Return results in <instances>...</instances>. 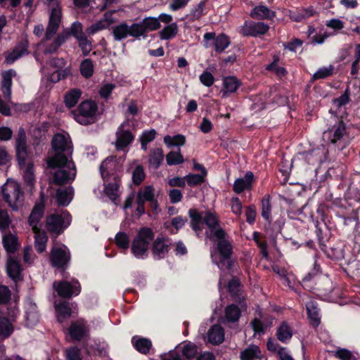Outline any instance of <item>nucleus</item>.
Wrapping results in <instances>:
<instances>
[{"instance_id":"obj_1","label":"nucleus","mask_w":360,"mask_h":360,"mask_svg":"<svg viewBox=\"0 0 360 360\" xmlns=\"http://www.w3.org/2000/svg\"><path fill=\"white\" fill-rule=\"evenodd\" d=\"M189 215L192 229L195 232L201 231L203 225L206 224L209 229V231L206 232L207 236L218 240L217 250L211 252L213 262L221 270L229 269L233 263L231 258V246L224 238L225 232L219 227V219L216 214L210 211L200 213L195 210H190Z\"/></svg>"},{"instance_id":"obj_2","label":"nucleus","mask_w":360,"mask_h":360,"mask_svg":"<svg viewBox=\"0 0 360 360\" xmlns=\"http://www.w3.org/2000/svg\"><path fill=\"white\" fill-rule=\"evenodd\" d=\"M52 150L47 158L48 167L57 169L54 181L58 184H67L76 176V168L72 160V145L68 134H56L51 142Z\"/></svg>"},{"instance_id":"obj_3","label":"nucleus","mask_w":360,"mask_h":360,"mask_svg":"<svg viewBox=\"0 0 360 360\" xmlns=\"http://www.w3.org/2000/svg\"><path fill=\"white\" fill-rule=\"evenodd\" d=\"M330 118L327 130L323 132V139L333 144H345L349 141L348 129L342 119L333 114L330 110Z\"/></svg>"},{"instance_id":"obj_4","label":"nucleus","mask_w":360,"mask_h":360,"mask_svg":"<svg viewBox=\"0 0 360 360\" xmlns=\"http://www.w3.org/2000/svg\"><path fill=\"white\" fill-rule=\"evenodd\" d=\"M1 193L4 201L13 210H18L22 207L24 201V193L17 181L8 179L2 186Z\"/></svg>"},{"instance_id":"obj_5","label":"nucleus","mask_w":360,"mask_h":360,"mask_svg":"<svg viewBox=\"0 0 360 360\" xmlns=\"http://www.w3.org/2000/svg\"><path fill=\"white\" fill-rule=\"evenodd\" d=\"M153 239V233L150 229H141L134 238L131 244V252L138 259H144L148 256V249Z\"/></svg>"},{"instance_id":"obj_6","label":"nucleus","mask_w":360,"mask_h":360,"mask_svg":"<svg viewBox=\"0 0 360 360\" xmlns=\"http://www.w3.org/2000/svg\"><path fill=\"white\" fill-rule=\"evenodd\" d=\"M60 24V22L58 23L56 30L51 33H49V23L48 24L45 33V37L39 44V49L46 54L56 52L58 49L66 41L69 36V33L68 32H64L59 34L54 39L51 40L52 37L58 30Z\"/></svg>"},{"instance_id":"obj_7","label":"nucleus","mask_w":360,"mask_h":360,"mask_svg":"<svg viewBox=\"0 0 360 360\" xmlns=\"http://www.w3.org/2000/svg\"><path fill=\"white\" fill-rule=\"evenodd\" d=\"M71 217L66 211H61L46 217V229L56 235L61 233L70 224Z\"/></svg>"},{"instance_id":"obj_8","label":"nucleus","mask_w":360,"mask_h":360,"mask_svg":"<svg viewBox=\"0 0 360 360\" xmlns=\"http://www.w3.org/2000/svg\"><path fill=\"white\" fill-rule=\"evenodd\" d=\"M50 65V70L48 68H43L42 71L47 79L53 83L58 82L70 74V70L65 68V61L63 58L53 59Z\"/></svg>"},{"instance_id":"obj_9","label":"nucleus","mask_w":360,"mask_h":360,"mask_svg":"<svg viewBox=\"0 0 360 360\" xmlns=\"http://www.w3.org/2000/svg\"><path fill=\"white\" fill-rule=\"evenodd\" d=\"M96 110L97 105L94 101H83L74 114L75 120L83 125L91 124L94 121Z\"/></svg>"},{"instance_id":"obj_10","label":"nucleus","mask_w":360,"mask_h":360,"mask_svg":"<svg viewBox=\"0 0 360 360\" xmlns=\"http://www.w3.org/2000/svg\"><path fill=\"white\" fill-rule=\"evenodd\" d=\"M53 288L58 294L63 297H70L72 295H77L80 292V285L75 279H72L70 282L67 281L54 282Z\"/></svg>"},{"instance_id":"obj_11","label":"nucleus","mask_w":360,"mask_h":360,"mask_svg":"<svg viewBox=\"0 0 360 360\" xmlns=\"http://www.w3.org/2000/svg\"><path fill=\"white\" fill-rule=\"evenodd\" d=\"M70 260L68 249L64 245L55 244L51 250V262L53 266L63 267Z\"/></svg>"},{"instance_id":"obj_12","label":"nucleus","mask_w":360,"mask_h":360,"mask_svg":"<svg viewBox=\"0 0 360 360\" xmlns=\"http://www.w3.org/2000/svg\"><path fill=\"white\" fill-rule=\"evenodd\" d=\"M269 30L267 24L262 22L245 21L240 27L239 32L243 36L257 37L265 34Z\"/></svg>"},{"instance_id":"obj_13","label":"nucleus","mask_w":360,"mask_h":360,"mask_svg":"<svg viewBox=\"0 0 360 360\" xmlns=\"http://www.w3.org/2000/svg\"><path fill=\"white\" fill-rule=\"evenodd\" d=\"M15 150L18 164L22 166L28 157L26 134L22 127L18 129L15 139Z\"/></svg>"},{"instance_id":"obj_14","label":"nucleus","mask_w":360,"mask_h":360,"mask_svg":"<svg viewBox=\"0 0 360 360\" xmlns=\"http://www.w3.org/2000/svg\"><path fill=\"white\" fill-rule=\"evenodd\" d=\"M121 163L117 162L114 157L107 158L100 166V172L105 182L110 179V176H118L117 172L120 169Z\"/></svg>"},{"instance_id":"obj_15","label":"nucleus","mask_w":360,"mask_h":360,"mask_svg":"<svg viewBox=\"0 0 360 360\" xmlns=\"http://www.w3.org/2000/svg\"><path fill=\"white\" fill-rule=\"evenodd\" d=\"M49 7V33L53 32L58 22H61L62 11L60 0H46Z\"/></svg>"},{"instance_id":"obj_16","label":"nucleus","mask_w":360,"mask_h":360,"mask_svg":"<svg viewBox=\"0 0 360 360\" xmlns=\"http://www.w3.org/2000/svg\"><path fill=\"white\" fill-rule=\"evenodd\" d=\"M160 26L159 20L157 18L148 17L142 21L134 23V34L139 35V38L141 36L145 37L148 32L158 30Z\"/></svg>"},{"instance_id":"obj_17","label":"nucleus","mask_w":360,"mask_h":360,"mask_svg":"<svg viewBox=\"0 0 360 360\" xmlns=\"http://www.w3.org/2000/svg\"><path fill=\"white\" fill-rule=\"evenodd\" d=\"M204 40L205 41V46L209 47L211 46L210 41H213V45L216 51L222 52L229 45L230 41L229 37L225 34H219L215 37L214 32H207L204 34Z\"/></svg>"},{"instance_id":"obj_18","label":"nucleus","mask_w":360,"mask_h":360,"mask_svg":"<svg viewBox=\"0 0 360 360\" xmlns=\"http://www.w3.org/2000/svg\"><path fill=\"white\" fill-rule=\"evenodd\" d=\"M115 13V11H111L105 13L101 20L89 26L86 30V32L91 35L108 28L117 20L116 18L112 17V15Z\"/></svg>"},{"instance_id":"obj_19","label":"nucleus","mask_w":360,"mask_h":360,"mask_svg":"<svg viewBox=\"0 0 360 360\" xmlns=\"http://www.w3.org/2000/svg\"><path fill=\"white\" fill-rule=\"evenodd\" d=\"M124 124H122L116 132L115 147L117 150H124L134 140V135L124 129Z\"/></svg>"},{"instance_id":"obj_20","label":"nucleus","mask_w":360,"mask_h":360,"mask_svg":"<svg viewBox=\"0 0 360 360\" xmlns=\"http://www.w3.org/2000/svg\"><path fill=\"white\" fill-rule=\"evenodd\" d=\"M134 31V24L129 25L126 22H122L112 29V35L116 41H121L128 36H131L134 38H139L138 34Z\"/></svg>"},{"instance_id":"obj_21","label":"nucleus","mask_w":360,"mask_h":360,"mask_svg":"<svg viewBox=\"0 0 360 360\" xmlns=\"http://www.w3.org/2000/svg\"><path fill=\"white\" fill-rule=\"evenodd\" d=\"M25 321L27 327H33L39 322V314L34 302L28 298L25 301Z\"/></svg>"},{"instance_id":"obj_22","label":"nucleus","mask_w":360,"mask_h":360,"mask_svg":"<svg viewBox=\"0 0 360 360\" xmlns=\"http://www.w3.org/2000/svg\"><path fill=\"white\" fill-rule=\"evenodd\" d=\"M16 76V72L9 70L2 73V92L9 101L11 98L12 79Z\"/></svg>"},{"instance_id":"obj_23","label":"nucleus","mask_w":360,"mask_h":360,"mask_svg":"<svg viewBox=\"0 0 360 360\" xmlns=\"http://www.w3.org/2000/svg\"><path fill=\"white\" fill-rule=\"evenodd\" d=\"M4 248L8 253H14L20 247V243L15 233H5L2 237Z\"/></svg>"},{"instance_id":"obj_24","label":"nucleus","mask_w":360,"mask_h":360,"mask_svg":"<svg viewBox=\"0 0 360 360\" xmlns=\"http://www.w3.org/2000/svg\"><path fill=\"white\" fill-rule=\"evenodd\" d=\"M43 213L44 206L42 204L39 203L33 208L29 219V224L32 226L33 231L41 229V224L40 223V220L42 218Z\"/></svg>"},{"instance_id":"obj_25","label":"nucleus","mask_w":360,"mask_h":360,"mask_svg":"<svg viewBox=\"0 0 360 360\" xmlns=\"http://www.w3.org/2000/svg\"><path fill=\"white\" fill-rule=\"evenodd\" d=\"M250 15L257 20L272 19L275 17V12L271 11L264 5L255 6L250 12Z\"/></svg>"},{"instance_id":"obj_26","label":"nucleus","mask_w":360,"mask_h":360,"mask_svg":"<svg viewBox=\"0 0 360 360\" xmlns=\"http://www.w3.org/2000/svg\"><path fill=\"white\" fill-rule=\"evenodd\" d=\"M224 340V331L219 325H214L207 332V341L212 345H219Z\"/></svg>"},{"instance_id":"obj_27","label":"nucleus","mask_w":360,"mask_h":360,"mask_svg":"<svg viewBox=\"0 0 360 360\" xmlns=\"http://www.w3.org/2000/svg\"><path fill=\"white\" fill-rule=\"evenodd\" d=\"M7 273L15 282L21 279V267L19 262L9 257L6 264Z\"/></svg>"},{"instance_id":"obj_28","label":"nucleus","mask_w":360,"mask_h":360,"mask_svg":"<svg viewBox=\"0 0 360 360\" xmlns=\"http://www.w3.org/2000/svg\"><path fill=\"white\" fill-rule=\"evenodd\" d=\"M169 241L164 238H158L153 245V253L158 258H162L168 252Z\"/></svg>"},{"instance_id":"obj_29","label":"nucleus","mask_w":360,"mask_h":360,"mask_svg":"<svg viewBox=\"0 0 360 360\" xmlns=\"http://www.w3.org/2000/svg\"><path fill=\"white\" fill-rule=\"evenodd\" d=\"M13 323L5 316L4 311L0 310V336L3 338H7L13 333Z\"/></svg>"},{"instance_id":"obj_30","label":"nucleus","mask_w":360,"mask_h":360,"mask_svg":"<svg viewBox=\"0 0 360 360\" xmlns=\"http://www.w3.org/2000/svg\"><path fill=\"white\" fill-rule=\"evenodd\" d=\"M253 177V173L248 172L245 175V178L237 179L233 184V191L237 193H240L244 190L250 188Z\"/></svg>"},{"instance_id":"obj_31","label":"nucleus","mask_w":360,"mask_h":360,"mask_svg":"<svg viewBox=\"0 0 360 360\" xmlns=\"http://www.w3.org/2000/svg\"><path fill=\"white\" fill-rule=\"evenodd\" d=\"M240 86V82L236 77L229 76L223 79V97L234 93Z\"/></svg>"},{"instance_id":"obj_32","label":"nucleus","mask_w":360,"mask_h":360,"mask_svg":"<svg viewBox=\"0 0 360 360\" xmlns=\"http://www.w3.org/2000/svg\"><path fill=\"white\" fill-rule=\"evenodd\" d=\"M88 330L83 322L73 323L70 328V334L72 338L79 340L87 335Z\"/></svg>"},{"instance_id":"obj_33","label":"nucleus","mask_w":360,"mask_h":360,"mask_svg":"<svg viewBox=\"0 0 360 360\" xmlns=\"http://www.w3.org/2000/svg\"><path fill=\"white\" fill-rule=\"evenodd\" d=\"M73 189L72 187L59 188L56 193V199L60 205L67 206L72 200Z\"/></svg>"},{"instance_id":"obj_34","label":"nucleus","mask_w":360,"mask_h":360,"mask_svg":"<svg viewBox=\"0 0 360 360\" xmlns=\"http://www.w3.org/2000/svg\"><path fill=\"white\" fill-rule=\"evenodd\" d=\"M289 16L290 19L295 22H300L314 15L315 11L310 7L308 8H302L296 11H290Z\"/></svg>"},{"instance_id":"obj_35","label":"nucleus","mask_w":360,"mask_h":360,"mask_svg":"<svg viewBox=\"0 0 360 360\" xmlns=\"http://www.w3.org/2000/svg\"><path fill=\"white\" fill-rule=\"evenodd\" d=\"M262 358L261 351L258 346L250 345L240 353L242 360H255Z\"/></svg>"},{"instance_id":"obj_36","label":"nucleus","mask_w":360,"mask_h":360,"mask_svg":"<svg viewBox=\"0 0 360 360\" xmlns=\"http://www.w3.org/2000/svg\"><path fill=\"white\" fill-rule=\"evenodd\" d=\"M34 233V245L38 252H43L46 250L47 243V236L45 231L41 229L37 231H33Z\"/></svg>"},{"instance_id":"obj_37","label":"nucleus","mask_w":360,"mask_h":360,"mask_svg":"<svg viewBox=\"0 0 360 360\" xmlns=\"http://www.w3.org/2000/svg\"><path fill=\"white\" fill-rule=\"evenodd\" d=\"M57 319L60 322L63 321L65 319L71 316V309L69 304L66 302L56 304L55 305Z\"/></svg>"},{"instance_id":"obj_38","label":"nucleus","mask_w":360,"mask_h":360,"mask_svg":"<svg viewBox=\"0 0 360 360\" xmlns=\"http://www.w3.org/2000/svg\"><path fill=\"white\" fill-rule=\"evenodd\" d=\"M81 95L82 92L78 89H72L68 91L64 98L65 105L68 108L75 106L81 97Z\"/></svg>"},{"instance_id":"obj_39","label":"nucleus","mask_w":360,"mask_h":360,"mask_svg":"<svg viewBox=\"0 0 360 360\" xmlns=\"http://www.w3.org/2000/svg\"><path fill=\"white\" fill-rule=\"evenodd\" d=\"M25 164L26 162L22 166L20 165L22 168L25 166V169L23 170V179L27 186L32 187L35 182L33 164L31 162H28L27 165Z\"/></svg>"},{"instance_id":"obj_40","label":"nucleus","mask_w":360,"mask_h":360,"mask_svg":"<svg viewBox=\"0 0 360 360\" xmlns=\"http://www.w3.org/2000/svg\"><path fill=\"white\" fill-rule=\"evenodd\" d=\"M240 316V309L236 304H230L225 309V319L227 322L235 323Z\"/></svg>"},{"instance_id":"obj_41","label":"nucleus","mask_w":360,"mask_h":360,"mask_svg":"<svg viewBox=\"0 0 360 360\" xmlns=\"http://www.w3.org/2000/svg\"><path fill=\"white\" fill-rule=\"evenodd\" d=\"M112 179L113 182L105 186V192L110 199L115 200L119 195V178L114 176Z\"/></svg>"},{"instance_id":"obj_42","label":"nucleus","mask_w":360,"mask_h":360,"mask_svg":"<svg viewBox=\"0 0 360 360\" xmlns=\"http://www.w3.org/2000/svg\"><path fill=\"white\" fill-rule=\"evenodd\" d=\"M132 342L136 349L143 354H146L152 345L149 340L143 338L134 337L132 338Z\"/></svg>"},{"instance_id":"obj_43","label":"nucleus","mask_w":360,"mask_h":360,"mask_svg":"<svg viewBox=\"0 0 360 360\" xmlns=\"http://www.w3.org/2000/svg\"><path fill=\"white\" fill-rule=\"evenodd\" d=\"M155 198V189L152 186H147L141 189L137 193V199L143 202H153Z\"/></svg>"},{"instance_id":"obj_44","label":"nucleus","mask_w":360,"mask_h":360,"mask_svg":"<svg viewBox=\"0 0 360 360\" xmlns=\"http://www.w3.org/2000/svg\"><path fill=\"white\" fill-rule=\"evenodd\" d=\"M308 316L314 326H317L320 323V317L317 306L313 302H309L306 305Z\"/></svg>"},{"instance_id":"obj_45","label":"nucleus","mask_w":360,"mask_h":360,"mask_svg":"<svg viewBox=\"0 0 360 360\" xmlns=\"http://www.w3.org/2000/svg\"><path fill=\"white\" fill-rule=\"evenodd\" d=\"M164 158L163 151L161 148H156L151 151L149 163L154 168H158L162 163Z\"/></svg>"},{"instance_id":"obj_46","label":"nucleus","mask_w":360,"mask_h":360,"mask_svg":"<svg viewBox=\"0 0 360 360\" xmlns=\"http://www.w3.org/2000/svg\"><path fill=\"white\" fill-rule=\"evenodd\" d=\"M27 53V49L24 46H19L16 47L11 53H10L6 58V61L8 64H11L19 58L22 57Z\"/></svg>"},{"instance_id":"obj_47","label":"nucleus","mask_w":360,"mask_h":360,"mask_svg":"<svg viewBox=\"0 0 360 360\" xmlns=\"http://www.w3.org/2000/svg\"><path fill=\"white\" fill-rule=\"evenodd\" d=\"M177 25L176 23H171L160 32V38L165 40L173 38L177 34Z\"/></svg>"},{"instance_id":"obj_48","label":"nucleus","mask_w":360,"mask_h":360,"mask_svg":"<svg viewBox=\"0 0 360 360\" xmlns=\"http://www.w3.org/2000/svg\"><path fill=\"white\" fill-rule=\"evenodd\" d=\"M186 141L185 136L183 135H175L173 136H165L164 138L165 143L170 147V146H179L184 145Z\"/></svg>"},{"instance_id":"obj_49","label":"nucleus","mask_w":360,"mask_h":360,"mask_svg":"<svg viewBox=\"0 0 360 360\" xmlns=\"http://www.w3.org/2000/svg\"><path fill=\"white\" fill-rule=\"evenodd\" d=\"M292 330L285 323H283L278 328L277 337L278 339L281 342H285L290 340L292 337Z\"/></svg>"},{"instance_id":"obj_50","label":"nucleus","mask_w":360,"mask_h":360,"mask_svg":"<svg viewBox=\"0 0 360 360\" xmlns=\"http://www.w3.org/2000/svg\"><path fill=\"white\" fill-rule=\"evenodd\" d=\"M81 74L84 77H89L93 75L94 72V65L91 60L85 59L81 63L80 65Z\"/></svg>"},{"instance_id":"obj_51","label":"nucleus","mask_w":360,"mask_h":360,"mask_svg":"<svg viewBox=\"0 0 360 360\" xmlns=\"http://www.w3.org/2000/svg\"><path fill=\"white\" fill-rule=\"evenodd\" d=\"M167 163L169 165H179L184 162L183 156L180 153V150L178 151H172L166 156Z\"/></svg>"},{"instance_id":"obj_52","label":"nucleus","mask_w":360,"mask_h":360,"mask_svg":"<svg viewBox=\"0 0 360 360\" xmlns=\"http://www.w3.org/2000/svg\"><path fill=\"white\" fill-rule=\"evenodd\" d=\"M271 211L270 197L266 195L262 200V216L263 218L268 221L270 220L271 216Z\"/></svg>"},{"instance_id":"obj_53","label":"nucleus","mask_w":360,"mask_h":360,"mask_svg":"<svg viewBox=\"0 0 360 360\" xmlns=\"http://www.w3.org/2000/svg\"><path fill=\"white\" fill-rule=\"evenodd\" d=\"M115 243L119 248L126 250L129 245V238L127 233L119 232L115 236Z\"/></svg>"},{"instance_id":"obj_54","label":"nucleus","mask_w":360,"mask_h":360,"mask_svg":"<svg viewBox=\"0 0 360 360\" xmlns=\"http://www.w3.org/2000/svg\"><path fill=\"white\" fill-rule=\"evenodd\" d=\"M2 310L4 311L5 316L7 317L8 320L13 323L15 321V319L19 314V311L15 303H11L6 308V311L4 309Z\"/></svg>"},{"instance_id":"obj_55","label":"nucleus","mask_w":360,"mask_h":360,"mask_svg":"<svg viewBox=\"0 0 360 360\" xmlns=\"http://www.w3.org/2000/svg\"><path fill=\"white\" fill-rule=\"evenodd\" d=\"M205 176L201 174H189L184 176L186 182L190 186H195L203 182Z\"/></svg>"},{"instance_id":"obj_56","label":"nucleus","mask_w":360,"mask_h":360,"mask_svg":"<svg viewBox=\"0 0 360 360\" xmlns=\"http://www.w3.org/2000/svg\"><path fill=\"white\" fill-rule=\"evenodd\" d=\"M183 356L190 359L193 357L197 353L196 346L192 343H186L181 347Z\"/></svg>"},{"instance_id":"obj_57","label":"nucleus","mask_w":360,"mask_h":360,"mask_svg":"<svg viewBox=\"0 0 360 360\" xmlns=\"http://www.w3.org/2000/svg\"><path fill=\"white\" fill-rule=\"evenodd\" d=\"M333 68L332 66L323 67L319 69L313 75L314 79H323L332 75Z\"/></svg>"},{"instance_id":"obj_58","label":"nucleus","mask_w":360,"mask_h":360,"mask_svg":"<svg viewBox=\"0 0 360 360\" xmlns=\"http://www.w3.org/2000/svg\"><path fill=\"white\" fill-rule=\"evenodd\" d=\"M145 178V173L141 166H137L132 174V179L134 184H140Z\"/></svg>"},{"instance_id":"obj_59","label":"nucleus","mask_w":360,"mask_h":360,"mask_svg":"<svg viewBox=\"0 0 360 360\" xmlns=\"http://www.w3.org/2000/svg\"><path fill=\"white\" fill-rule=\"evenodd\" d=\"M230 205L231 212L237 216H240L242 213L243 205L239 198H232L230 202Z\"/></svg>"},{"instance_id":"obj_60","label":"nucleus","mask_w":360,"mask_h":360,"mask_svg":"<svg viewBox=\"0 0 360 360\" xmlns=\"http://www.w3.org/2000/svg\"><path fill=\"white\" fill-rule=\"evenodd\" d=\"M79 46L81 47L84 55H86L91 50V44L84 35L82 37L77 39Z\"/></svg>"},{"instance_id":"obj_61","label":"nucleus","mask_w":360,"mask_h":360,"mask_svg":"<svg viewBox=\"0 0 360 360\" xmlns=\"http://www.w3.org/2000/svg\"><path fill=\"white\" fill-rule=\"evenodd\" d=\"M266 69L269 71L275 72L278 77H282L285 74V70L283 67H279L277 64L276 60H274L272 63L269 64Z\"/></svg>"},{"instance_id":"obj_62","label":"nucleus","mask_w":360,"mask_h":360,"mask_svg":"<svg viewBox=\"0 0 360 360\" xmlns=\"http://www.w3.org/2000/svg\"><path fill=\"white\" fill-rule=\"evenodd\" d=\"M200 82L206 86H211L214 83V77L209 72H204L200 76Z\"/></svg>"},{"instance_id":"obj_63","label":"nucleus","mask_w":360,"mask_h":360,"mask_svg":"<svg viewBox=\"0 0 360 360\" xmlns=\"http://www.w3.org/2000/svg\"><path fill=\"white\" fill-rule=\"evenodd\" d=\"M66 356L68 360H80L79 350L76 347L68 349Z\"/></svg>"},{"instance_id":"obj_64","label":"nucleus","mask_w":360,"mask_h":360,"mask_svg":"<svg viewBox=\"0 0 360 360\" xmlns=\"http://www.w3.org/2000/svg\"><path fill=\"white\" fill-rule=\"evenodd\" d=\"M335 356L341 360H352L354 359L352 352L345 349H338Z\"/></svg>"}]
</instances>
